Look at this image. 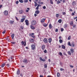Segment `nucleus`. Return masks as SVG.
I'll return each mask as SVG.
<instances>
[{
	"mask_svg": "<svg viewBox=\"0 0 77 77\" xmlns=\"http://www.w3.org/2000/svg\"><path fill=\"white\" fill-rule=\"evenodd\" d=\"M31 47L32 50H35L36 49V45L35 44H32L31 45Z\"/></svg>",
	"mask_w": 77,
	"mask_h": 77,
	"instance_id": "obj_1",
	"label": "nucleus"
},
{
	"mask_svg": "<svg viewBox=\"0 0 77 77\" xmlns=\"http://www.w3.org/2000/svg\"><path fill=\"white\" fill-rule=\"evenodd\" d=\"M36 21L33 20L31 22V24L32 25V26H34V25H35V24H36Z\"/></svg>",
	"mask_w": 77,
	"mask_h": 77,
	"instance_id": "obj_2",
	"label": "nucleus"
},
{
	"mask_svg": "<svg viewBox=\"0 0 77 77\" xmlns=\"http://www.w3.org/2000/svg\"><path fill=\"white\" fill-rule=\"evenodd\" d=\"M23 63H28V61L27 60V59H25L23 61Z\"/></svg>",
	"mask_w": 77,
	"mask_h": 77,
	"instance_id": "obj_3",
	"label": "nucleus"
},
{
	"mask_svg": "<svg viewBox=\"0 0 77 77\" xmlns=\"http://www.w3.org/2000/svg\"><path fill=\"white\" fill-rule=\"evenodd\" d=\"M4 14L6 16H7L8 15V11H7L5 10V11L4 12Z\"/></svg>",
	"mask_w": 77,
	"mask_h": 77,
	"instance_id": "obj_4",
	"label": "nucleus"
},
{
	"mask_svg": "<svg viewBox=\"0 0 77 77\" xmlns=\"http://www.w3.org/2000/svg\"><path fill=\"white\" fill-rule=\"evenodd\" d=\"M70 47H75V43H74V42H72L71 43V46Z\"/></svg>",
	"mask_w": 77,
	"mask_h": 77,
	"instance_id": "obj_5",
	"label": "nucleus"
},
{
	"mask_svg": "<svg viewBox=\"0 0 77 77\" xmlns=\"http://www.w3.org/2000/svg\"><path fill=\"white\" fill-rule=\"evenodd\" d=\"M40 60H41V61H42V62H45L46 61V60L45 59H42V57H40Z\"/></svg>",
	"mask_w": 77,
	"mask_h": 77,
	"instance_id": "obj_6",
	"label": "nucleus"
},
{
	"mask_svg": "<svg viewBox=\"0 0 77 77\" xmlns=\"http://www.w3.org/2000/svg\"><path fill=\"white\" fill-rule=\"evenodd\" d=\"M41 48L43 50H45V45H43L41 47Z\"/></svg>",
	"mask_w": 77,
	"mask_h": 77,
	"instance_id": "obj_7",
	"label": "nucleus"
},
{
	"mask_svg": "<svg viewBox=\"0 0 77 77\" xmlns=\"http://www.w3.org/2000/svg\"><path fill=\"white\" fill-rule=\"evenodd\" d=\"M43 41L45 43H48V40L47 38H45L43 40Z\"/></svg>",
	"mask_w": 77,
	"mask_h": 77,
	"instance_id": "obj_8",
	"label": "nucleus"
},
{
	"mask_svg": "<svg viewBox=\"0 0 77 77\" xmlns=\"http://www.w3.org/2000/svg\"><path fill=\"white\" fill-rule=\"evenodd\" d=\"M35 41V40L32 38H30L29 39L30 42H33Z\"/></svg>",
	"mask_w": 77,
	"mask_h": 77,
	"instance_id": "obj_9",
	"label": "nucleus"
},
{
	"mask_svg": "<svg viewBox=\"0 0 77 77\" xmlns=\"http://www.w3.org/2000/svg\"><path fill=\"white\" fill-rule=\"evenodd\" d=\"M25 22L26 25V26H29V22H28V20H25Z\"/></svg>",
	"mask_w": 77,
	"mask_h": 77,
	"instance_id": "obj_10",
	"label": "nucleus"
},
{
	"mask_svg": "<svg viewBox=\"0 0 77 77\" xmlns=\"http://www.w3.org/2000/svg\"><path fill=\"white\" fill-rule=\"evenodd\" d=\"M19 12L20 14H23L24 13V11L22 10L19 11Z\"/></svg>",
	"mask_w": 77,
	"mask_h": 77,
	"instance_id": "obj_11",
	"label": "nucleus"
},
{
	"mask_svg": "<svg viewBox=\"0 0 77 77\" xmlns=\"http://www.w3.org/2000/svg\"><path fill=\"white\" fill-rule=\"evenodd\" d=\"M72 5L74 6L75 5H76V2H75V1H73L72 3Z\"/></svg>",
	"mask_w": 77,
	"mask_h": 77,
	"instance_id": "obj_12",
	"label": "nucleus"
},
{
	"mask_svg": "<svg viewBox=\"0 0 77 77\" xmlns=\"http://www.w3.org/2000/svg\"><path fill=\"white\" fill-rule=\"evenodd\" d=\"M70 51L71 52V53L73 54V53H74V49L72 48L70 49Z\"/></svg>",
	"mask_w": 77,
	"mask_h": 77,
	"instance_id": "obj_13",
	"label": "nucleus"
},
{
	"mask_svg": "<svg viewBox=\"0 0 77 77\" xmlns=\"http://www.w3.org/2000/svg\"><path fill=\"white\" fill-rule=\"evenodd\" d=\"M24 20H25V18L21 19H20V23H23Z\"/></svg>",
	"mask_w": 77,
	"mask_h": 77,
	"instance_id": "obj_14",
	"label": "nucleus"
},
{
	"mask_svg": "<svg viewBox=\"0 0 77 77\" xmlns=\"http://www.w3.org/2000/svg\"><path fill=\"white\" fill-rule=\"evenodd\" d=\"M63 27L65 29H66L68 27V24H65L63 26Z\"/></svg>",
	"mask_w": 77,
	"mask_h": 77,
	"instance_id": "obj_15",
	"label": "nucleus"
},
{
	"mask_svg": "<svg viewBox=\"0 0 77 77\" xmlns=\"http://www.w3.org/2000/svg\"><path fill=\"white\" fill-rule=\"evenodd\" d=\"M34 6L35 7H36L37 6H38V4L36 2V1H34Z\"/></svg>",
	"mask_w": 77,
	"mask_h": 77,
	"instance_id": "obj_16",
	"label": "nucleus"
},
{
	"mask_svg": "<svg viewBox=\"0 0 77 77\" xmlns=\"http://www.w3.org/2000/svg\"><path fill=\"white\" fill-rule=\"evenodd\" d=\"M48 41L49 43H51V41H52V39L51 38H49L48 39Z\"/></svg>",
	"mask_w": 77,
	"mask_h": 77,
	"instance_id": "obj_17",
	"label": "nucleus"
},
{
	"mask_svg": "<svg viewBox=\"0 0 77 77\" xmlns=\"http://www.w3.org/2000/svg\"><path fill=\"white\" fill-rule=\"evenodd\" d=\"M35 12L36 14H39L40 13V11L38 10H36Z\"/></svg>",
	"mask_w": 77,
	"mask_h": 77,
	"instance_id": "obj_18",
	"label": "nucleus"
},
{
	"mask_svg": "<svg viewBox=\"0 0 77 77\" xmlns=\"http://www.w3.org/2000/svg\"><path fill=\"white\" fill-rule=\"evenodd\" d=\"M74 24V22L73 21H71L69 23L70 26H72Z\"/></svg>",
	"mask_w": 77,
	"mask_h": 77,
	"instance_id": "obj_19",
	"label": "nucleus"
},
{
	"mask_svg": "<svg viewBox=\"0 0 77 77\" xmlns=\"http://www.w3.org/2000/svg\"><path fill=\"white\" fill-rule=\"evenodd\" d=\"M49 28L50 29H52V28H53V26H52L51 24H49Z\"/></svg>",
	"mask_w": 77,
	"mask_h": 77,
	"instance_id": "obj_20",
	"label": "nucleus"
},
{
	"mask_svg": "<svg viewBox=\"0 0 77 77\" xmlns=\"http://www.w3.org/2000/svg\"><path fill=\"white\" fill-rule=\"evenodd\" d=\"M46 20V18L43 19L42 20H41V23H44L45 22V21Z\"/></svg>",
	"mask_w": 77,
	"mask_h": 77,
	"instance_id": "obj_21",
	"label": "nucleus"
},
{
	"mask_svg": "<svg viewBox=\"0 0 77 77\" xmlns=\"http://www.w3.org/2000/svg\"><path fill=\"white\" fill-rule=\"evenodd\" d=\"M14 36H15V35H14V34H12L11 35V37L12 38V39H14Z\"/></svg>",
	"mask_w": 77,
	"mask_h": 77,
	"instance_id": "obj_22",
	"label": "nucleus"
},
{
	"mask_svg": "<svg viewBox=\"0 0 77 77\" xmlns=\"http://www.w3.org/2000/svg\"><path fill=\"white\" fill-rule=\"evenodd\" d=\"M30 27L32 29H35V27L33 26L32 25H30Z\"/></svg>",
	"mask_w": 77,
	"mask_h": 77,
	"instance_id": "obj_23",
	"label": "nucleus"
},
{
	"mask_svg": "<svg viewBox=\"0 0 77 77\" xmlns=\"http://www.w3.org/2000/svg\"><path fill=\"white\" fill-rule=\"evenodd\" d=\"M62 48L64 50H65V48H66V47L64 45H62Z\"/></svg>",
	"mask_w": 77,
	"mask_h": 77,
	"instance_id": "obj_24",
	"label": "nucleus"
},
{
	"mask_svg": "<svg viewBox=\"0 0 77 77\" xmlns=\"http://www.w3.org/2000/svg\"><path fill=\"white\" fill-rule=\"evenodd\" d=\"M20 70H18L17 71V75H18L20 74Z\"/></svg>",
	"mask_w": 77,
	"mask_h": 77,
	"instance_id": "obj_25",
	"label": "nucleus"
},
{
	"mask_svg": "<svg viewBox=\"0 0 77 77\" xmlns=\"http://www.w3.org/2000/svg\"><path fill=\"white\" fill-rule=\"evenodd\" d=\"M67 53L69 54V55L70 56H71V51H69L67 52Z\"/></svg>",
	"mask_w": 77,
	"mask_h": 77,
	"instance_id": "obj_26",
	"label": "nucleus"
},
{
	"mask_svg": "<svg viewBox=\"0 0 77 77\" xmlns=\"http://www.w3.org/2000/svg\"><path fill=\"white\" fill-rule=\"evenodd\" d=\"M14 21L10 20V23L11 24H13L14 23Z\"/></svg>",
	"mask_w": 77,
	"mask_h": 77,
	"instance_id": "obj_27",
	"label": "nucleus"
},
{
	"mask_svg": "<svg viewBox=\"0 0 77 77\" xmlns=\"http://www.w3.org/2000/svg\"><path fill=\"white\" fill-rule=\"evenodd\" d=\"M43 26L44 27H47V26H48V24H46V23H45V24H43Z\"/></svg>",
	"mask_w": 77,
	"mask_h": 77,
	"instance_id": "obj_28",
	"label": "nucleus"
},
{
	"mask_svg": "<svg viewBox=\"0 0 77 77\" xmlns=\"http://www.w3.org/2000/svg\"><path fill=\"white\" fill-rule=\"evenodd\" d=\"M34 35H35V34L33 33H32L29 34V36H32Z\"/></svg>",
	"mask_w": 77,
	"mask_h": 77,
	"instance_id": "obj_29",
	"label": "nucleus"
},
{
	"mask_svg": "<svg viewBox=\"0 0 77 77\" xmlns=\"http://www.w3.org/2000/svg\"><path fill=\"white\" fill-rule=\"evenodd\" d=\"M5 66V63H3L1 66L2 68H3Z\"/></svg>",
	"mask_w": 77,
	"mask_h": 77,
	"instance_id": "obj_30",
	"label": "nucleus"
},
{
	"mask_svg": "<svg viewBox=\"0 0 77 77\" xmlns=\"http://www.w3.org/2000/svg\"><path fill=\"white\" fill-rule=\"evenodd\" d=\"M58 22L59 23H62V19L59 20H58Z\"/></svg>",
	"mask_w": 77,
	"mask_h": 77,
	"instance_id": "obj_31",
	"label": "nucleus"
},
{
	"mask_svg": "<svg viewBox=\"0 0 77 77\" xmlns=\"http://www.w3.org/2000/svg\"><path fill=\"white\" fill-rule=\"evenodd\" d=\"M61 2H60V1L58 0L57 2V4H59V3H61Z\"/></svg>",
	"mask_w": 77,
	"mask_h": 77,
	"instance_id": "obj_32",
	"label": "nucleus"
},
{
	"mask_svg": "<svg viewBox=\"0 0 77 77\" xmlns=\"http://www.w3.org/2000/svg\"><path fill=\"white\" fill-rule=\"evenodd\" d=\"M27 9H28V10H26V12H29V10H30V8H27Z\"/></svg>",
	"mask_w": 77,
	"mask_h": 77,
	"instance_id": "obj_33",
	"label": "nucleus"
},
{
	"mask_svg": "<svg viewBox=\"0 0 77 77\" xmlns=\"http://www.w3.org/2000/svg\"><path fill=\"white\" fill-rule=\"evenodd\" d=\"M57 77H60V73L59 72L57 73Z\"/></svg>",
	"mask_w": 77,
	"mask_h": 77,
	"instance_id": "obj_34",
	"label": "nucleus"
},
{
	"mask_svg": "<svg viewBox=\"0 0 77 77\" xmlns=\"http://www.w3.org/2000/svg\"><path fill=\"white\" fill-rule=\"evenodd\" d=\"M59 41L60 43H62V42H63V40L62 39H60Z\"/></svg>",
	"mask_w": 77,
	"mask_h": 77,
	"instance_id": "obj_35",
	"label": "nucleus"
},
{
	"mask_svg": "<svg viewBox=\"0 0 77 77\" xmlns=\"http://www.w3.org/2000/svg\"><path fill=\"white\" fill-rule=\"evenodd\" d=\"M19 2H20V3H23L24 2L23 1V0H19Z\"/></svg>",
	"mask_w": 77,
	"mask_h": 77,
	"instance_id": "obj_36",
	"label": "nucleus"
},
{
	"mask_svg": "<svg viewBox=\"0 0 77 77\" xmlns=\"http://www.w3.org/2000/svg\"><path fill=\"white\" fill-rule=\"evenodd\" d=\"M68 44L69 45V46H70V47L71 46V43H70V42H69L68 43Z\"/></svg>",
	"mask_w": 77,
	"mask_h": 77,
	"instance_id": "obj_37",
	"label": "nucleus"
},
{
	"mask_svg": "<svg viewBox=\"0 0 77 77\" xmlns=\"http://www.w3.org/2000/svg\"><path fill=\"white\" fill-rule=\"evenodd\" d=\"M58 54L59 55H60V56H62V52H60Z\"/></svg>",
	"mask_w": 77,
	"mask_h": 77,
	"instance_id": "obj_38",
	"label": "nucleus"
},
{
	"mask_svg": "<svg viewBox=\"0 0 77 77\" xmlns=\"http://www.w3.org/2000/svg\"><path fill=\"white\" fill-rule=\"evenodd\" d=\"M63 15H66V13L65 12H62Z\"/></svg>",
	"mask_w": 77,
	"mask_h": 77,
	"instance_id": "obj_39",
	"label": "nucleus"
},
{
	"mask_svg": "<svg viewBox=\"0 0 77 77\" xmlns=\"http://www.w3.org/2000/svg\"><path fill=\"white\" fill-rule=\"evenodd\" d=\"M56 17L57 18H58L59 17V14H56Z\"/></svg>",
	"mask_w": 77,
	"mask_h": 77,
	"instance_id": "obj_40",
	"label": "nucleus"
},
{
	"mask_svg": "<svg viewBox=\"0 0 77 77\" xmlns=\"http://www.w3.org/2000/svg\"><path fill=\"white\" fill-rule=\"evenodd\" d=\"M20 28L22 30H23V29H24V26H20Z\"/></svg>",
	"mask_w": 77,
	"mask_h": 77,
	"instance_id": "obj_41",
	"label": "nucleus"
},
{
	"mask_svg": "<svg viewBox=\"0 0 77 77\" xmlns=\"http://www.w3.org/2000/svg\"><path fill=\"white\" fill-rule=\"evenodd\" d=\"M35 9L37 10H38L39 9V7L38 5L37 7H36Z\"/></svg>",
	"mask_w": 77,
	"mask_h": 77,
	"instance_id": "obj_42",
	"label": "nucleus"
},
{
	"mask_svg": "<svg viewBox=\"0 0 77 77\" xmlns=\"http://www.w3.org/2000/svg\"><path fill=\"white\" fill-rule=\"evenodd\" d=\"M21 44L22 45H24V42L23 41H22L21 42Z\"/></svg>",
	"mask_w": 77,
	"mask_h": 77,
	"instance_id": "obj_43",
	"label": "nucleus"
},
{
	"mask_svg": "<svg viewBox=\"0 0 77 77\" xmlns=\"http://www.w3.org/2000/svg\"><path fill=\"white\" fill-rule=\"evenodd\" d=\"M70 39H71V36L69 35V36L68 38V40H70Z\"/></svg>",
	"mask_w": 77,
	"mask_h": 77,
	"instance_id": "obj_44",
	"label": "nucleus"
},
{
	"mask_svg": "<svg viewBox=\"0 0 77 77\" xmlns=\"http://www.w3.org/2000/svg\"><path fill=\"white\" fill-rule=\"evenodd\" d=\"M6 30H5L2 32V33H3V34H5V33H6Z\"/></svg>",
	"mask_w": 77,
	"mask_h": 77,
	"instance_id": "obj_45",
	"label": "nucleus"
},
{
	"mask_svg": "<svg viewBox=\"0 0 77 77\" xmlns=\"http://www.w3.org/2000/svg\"><path fill=\"white\" fill-rule=\"evenodd\" d=\"M44 53H47V50L45 49L44 51Z\"/></svg>",
	"mask_w": 77,
	"mask_h": 77,
	"instance_id": "obj_46",
	"label": "nucleus"
},
{
	"mask_svg": "<svg viewBox=\"0 0 77 77\" xmlns=\"http://www.w3.org/2000/svg\"><path fill=\"white\" fill-rule=\"evenodd\" d=\"M24 3H27L28 2V0H24Z\"/></svg>",
	"mask_w": 77,
	"mask_h": 77,
	"instance_id": "obj_47",
	"label": "nucleus"
},
{
	"mask_svg": "<svg viewBox=\"0 0 77 77\" xmlns=\"http://www.w3.org/2000/svg\"><path fill=\"white\" fill-rule=\"evenodd\" d=\"M44 66L45 68H47V65L46 64H45L44 65Z\"/></svg>",
	"mask_w": 77,
	"mask_h": 77,
	"instance_id": "obj_48",
	"label": "nucleus"
},
{
	"mask_svg": "<svg viewBox=\"0 0 77 77\" xmlns=\"http://www.w3.org/2000/svg\"><path fill=\"white\" fill-rule=\"evenodd\" d=\"M50 2L51 3V4H52V5L53 4V2L52 0H50Z\"/></svg>",
	"mask_w": 77,
	"mask_h": 77,
	"instance_id": "obj_49",
	"label": "nucleus"
},
{
	"mask_svg": "<svg viewBox=\"0 0 77 77\" xmlns=\"http://www.w3.org/2000/svg\"><path fill=\"white\" fill-rule=\"evenodd\" d=\"M72 26L73 27H76V25H75V24H73Z\"/></svg>",
	"mask_w": 77,
	"mask_h": 77,
	"instance_id": "obj_50",
	"label": "nucleus"
},
{
	"mask_svg": "<svg viewBox=\"0 0 77 77\" xmlns=\"http://www.w3.org/2000/svg\"><path fill=\"white\" fill-rule=\"evenodd\" d=\"M60 70L61 71H64V69L63 68H61L60 69Z\"/></svg>",
	"mask_w": 77,
	"mask_h": 77,
	"instance_id": "obj_51",
	"label": "nucleus"
},
{
	"mask_svg": "<svg viewBox=\"0 0 77 77\" xmlns=\"http://www.w3.org/2000/svg\"><path fill=\"white\" fill-rule=\"evenodd\" d=\"M63 30H64V29H63V28H61V32H63Z\"/></svg>",
	"mask_w": 77,
	"mask_h": 77,
	"instance_id": "obj_52",
	"label": "nucleus"
},
{
	"mask_svg": "<svg viewBox=\"0 0 77 77\" xmlns=\"http://www.w3.org/2000/svg\"><path fill=\"white\" fill-rule=\"evenodd\" d=\"M63 54L64 56H67V54H66V53H65V52H64L63 53Z\"/></svg>",
	"mask_w": 77,
	"mask_h": 77,
	"instance_id": "obj_53",
	"label": "nucleus"
},
{
	"mask_svg": "<svg viewBox=\"0 0 77 77\" xmlns=\"http://www.w3.org/2000/svg\"><path fill=\"white\" fill-rule=\"evenodd\" d=\"M19 3V2H18V1H17L16 2V4L18 5V3Z\"/></svg>",
	"mask_w": 77,
	"mask_h": 77,
	"instance_id": "obj_54",
	"label": "nucleus"
},
{
	"mask_svg": "<svg viewBox=\"0 0 77 77\" xmlns=\"http://www.w3.org/2000/svg\"><path fill=\"white\" fill-rule=\"evenodd\" d=\"M42 8L43 9H46V7L45 6H44Z\"/></svg>",
	"mask_w": 77,
	"mask_h": 77,
	"instance_id": "obj_55",
	"label": "nucleus"
},
{
	"mask_svg": "<svg viewBox=\"0 0 77 77\" xmlns=\"http://www.w3.org/2000/svg\"><path fill=\"white\" fill-rule=\"evenodd\" d=\"M41 0H39L38 1V4H40L41 3Z\"/></svg>",
	"mask_w": 77,
	"mask_h": 77,
	"instance_id": "obj_56",
	"label": "nucleus"
},
{
	"mask_svg": "<svg viewBox=\"0 0 77 77\" xmlns=\"http://www.w3.org/2000/svg\"><path fill=\"white\" fill-rule=\"evenodd\" d=\"M31 37H32V38H34H34H35V35H33Z\"/></svg>",
	"mask_w": 77,
	"mask_h": 77,
	"instance_id": "obj_57",
	"label": "nucleus"
},
{
	"mask_svg": "<svg viewBox=\"0 0 77 77\" xmlns=\"http://www.w3.org/2000/svg\"><path fill=\"white\" fill-rule=\"evenodd\" d=\"M11 43L12 44H15V42H11Z\"/></svg>",
	"mask_w": 77,
	"mask_h": 77,
	"instance_id": "obj_58",
	"label": "nucleus"
},
{
	"mask_svg": "<svg viewBox=\"0 0 77 77\" xmlns=\"http://www.w3.org/2000/svg\"><path fill=\"white\" fill-rule=\"evenodd\" d=\"M55 31L56 32H58V29H56Z\"/></svg>",
	"mask_w": 77,
	"mask_h": 77,
	"instance_id": "obj_59",
	"label": "nucleus"
},
{
	"mask_svg": "<svg viewBox=\"0 0 77 77\" xmlns=\"http://www.w3.org/2000/svg\"><path fill=\"white\" fill-rule=\"evenodd\" d=\"M70 67H71V68H73L74 67V66L72 65H70Z\"/></svg>",
	"mask_w": 77,
	"mask_h": 77,
	"instance_id": "obj_60",
	"label": "nucleus"
},
{
	"mask_svg": "<svg viewBox=\"0 0 77 77\" xmlns=\"http://www.w3.org/2000/svg\"><path fill=\"white\" fill-rule=\"evenodd\" d=\"M74 15H75V14H74V13H72V16H74Z\"/></svg>",
	"mask_w": 77,
	"mask_h": 77,
	"instance_id": "obj_61",
	"label": "nucleus"
},
{
	"mask_svg": "<svg viewBox=\"0 0 77 77\" xmlns=\"http://www.w3.org/2000/svg\"><path fill=\"white\" fill-rule=\"evenodd\" d=\"M63 3H65L66 1L65 0H63Z\"/></svg>",
	"mask_w": 77,
	"mask_h": 77,
	"instance_id": "obj_62",
	"label": "nucleus"
},
{
	"mask_svg": "<svg viewBox=\"0 0 77 77\" xmlns=\"http://www.w3.org/2000/svg\"><path fill=\"white\" fill-rule=\"evenodd\" d=\"M77 18V16L75 17L73 19L74 20H75V19H76V18Z\"/></svg>",
	"mask_w": 77,
	"mask_h": 77,
	"instance_id": "obj_63",
	"label": "nucleus"
},
{
	"mask_svg": "<svg viewBox=\"0 0 77 77\" xmlns=\"http://www.w3.org/2000/svg\"><path fill=\"white\" fill-rule=\"evenodd\" d=\"M36 16H37V15L36 14H34V16L35 17H36Z\"/></svg>",
	"mask_w": 77,
	"mask_h": 77,
	"instance_id": "obj_64",
	"label": "nucleus"
}]
</instances>
